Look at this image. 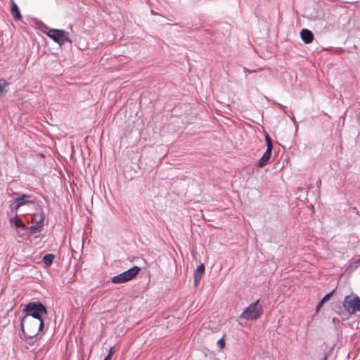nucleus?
Here are the masks:
<instances>
[{
	"label": "nucleus",
	"mask_w": 360,
	"mask_h": 360,
	"mask_svg": "<svg viewBox=\"0 0 360 360\" xmlns=\"http://www.w3.org/2000/svg\"><path fill=\"white\" fill-rule=\"evenodd\" d=\"M265 140H266V146H267V148L268 150H272L273 149V143H272V141H271V137L266 134L265 136Z\"/></svg>",
	"instance_id": "nucleus-15"
},
{
	"label": "nucleus",
	"mask_w": 360,
	"mask_h": 360,
	"mask_svg": "<svg viewBox=\"0 0 360 360\" xmlns=\"http://www.w3.org/2000/svg\"><path fill=\"white\" fill-rule=\"evenodd\" d=\"M11 221L15 225V226L17 227V228H18V227L25 228V225L23 223V221L20 218H18V217L13 218L11 220Z\"/></svg>",
	"instance_id": "nucleus-13"
},
{
	"label": "nucleus",
	"mask_w": 360,
	"mask_h": 360,
	"mask_svg": "<svg viewBox=\"0 0 360 360\" xmlns=\"http://www.w3.org/2000/svg\"><path fill=\"white\" fill-rule=\"evenodd\" d=\"M323 360H327V356H325Z\"/></svg>",
	"instance_id": "nucleus-23"
},
{
	"label": "nucleus",
	"mask_w": 360,
	"mask_h": 360,
	"mask_svg": "<svg viewBox=\"0 0 360 360\" xmlns=\"http://www.w3.org/2000/svg\"><path fill=\"white\" fill-rule=\"evenodd\" d=\"M271 151L272 150L266 149L262 157L259 160L258 166L259 167H263L268 164L271 155Z\"/></svg>",
	"instance_id": "nucleus-9"
},
{
	"label": "nucleus",
	"mask_w": 360,
	"mask_h": 360,
	"mask_svg": "<svg viewBox=\"0 0 360 360\" xmlns=\"http://www.w3.org/2000/svg\"><path fill=\"white\" fill-rule=\"evenodd\" d=\"M8 86V83L6 80L0 79V98L7 92Z\"/></svg>",
	"instance_id": "nucleus-12"
},
{
	"label": "nucleus",
	"mask_w": 360,
	"mask_h": 360,
	"mask_svg": "<svg viewBox=\"0 0 360 360\" xmlns=\"http://www.w3.org/2000/svg\"><path fill=\"white\" fill-rule=\"evenodd\" d=\"M54 258H55L54 255L47 254L45 256H44L42 261L46 266H49L51 265Z\"/></svg>",
	"instance_id": "nucleus-11"
},
{
	"label": "nucleus",
	"mask_w": 360,
	"mask_h": 360,
	"mask_svg": "<svg viewBox=\"0 0 360 360\" xmlns=\"http://www.w3.org/2000/svg\"><path fill=\"white\" fill-rule=\"evenodd\" d=\"M28 196L26 195H22L21 197H20L15 200V202L17 203L16 209H18L20 207H21L25 204V198H26Z\"/></svg>",
	"instance_id": "nucleus-14"
},
{
	"label": "nucleus",
	"mask_w": 360,
	"mask_h": 360,
	"mask_svg": "<svg viewBox=\"0 0 360 360\" xmlns=\"http://www.w3.org/2000/svg\"><path fill=\"white\" fill-rule=\"evenodd\" d=\"M343 306L349 314L360 311V298L357 296H347L344 300Z\"/></svg>",
	"instance_id": "nucleus-6"
},
{
	"label": "nucleus",
	"mask_w": 360,
	"mask_h": 360,
	"mask_svg": "<svg viewBox=\"0 0 360 360\" xmlns=\"http://www.w3.org/2000/svg\"><path fill=\"white\" fill-rule=\"evenodd\" d=\"M205 267L203 264L199 265L194 274V285L197 286L201 280L202 276L205 273Z\"/></svg>",
	"instance_id": "nucleus-8"
},
{
	"label": "nucleus",
	"mask_w": 360,
	"mask_h": 360,
	"mask_svg": "<svg viewBox=\"0 0 360 360\" xmlns=\"http://www.w3.org/2000/svg\"><path fill=\"white\" fill-rule=\"evenodd\" d=\"M300 37L302 40L306 44L311 43L314 40V34L311 31L307 29H303L301 30Z\"/></svg>",
	"instance_id": "nucleus-7"
},
{
	"label": "nucleus",
	"mask_w": 360,
	"mask_h": 360,
	"mask_svg": "<svg viewBox=\"0 0 360 360\" xmlns=\"http://www.w3.org/2000/svg\"><path fill=\"white\" fill-rule=\"evenodd\" d=\"M323 304H321V302L319 303V304L316 307V311H317L320 309V308L322 307Z\"/></svg>",
	"instance_id": "nucleus-21"
},
{
	"label": "nucleus",
	"mask_w": 360,
	"mask_h": 360,
	"mask_svg": "<svg viewBox=\"0 0 360 360\" xmlns=\"http://www.w3.org/2000/svg\"><path fill=\"white\" fill-rule=\"evenodd\" d=\"M217 345H219L220 349H224L225 347V345H226L224 338H222L220 340H219L218 342H217Z\"/></svg>",
	"instance_id": "nucleus-17"
},
{
	"label": "nucleus",
	"mask_w": 360,
	"mask_h": 360,
	"mask_svg": "<svg viewBox=\"0 0 360 360\" xmlns=\"http://www.w3.org/2000/svg\"><path fill=\"white\" fill-rule=\"evenodd\" d=\"M23 312L26 313L24 316H31L37 319H43L42 316L47 314L46 307L40 302H30L26 304Z\"/></svg>",
	"instance_id": "nucleus-2"
},
{
	"label": "nucleus",
	"mask_w": 360,
	"mask_h": 360,
	"mask_svg": "<svg viewBox=\"0 0 360 360\" xmlns=\"http://www.w3.org/2000/svg\"><path fill=\"white\" fill-rule=\"evenodd\" d=\"M262 313V308L257 300L244 309L240 318L246 320H256L261 316Z\"/></svg>",
	"instance_id": "nucleus-3"
},
{
	"label": "nucleus",
	"mask_w": 360,
	"mask_h": 360,
	"mask_svg": "<svg viewBox=\"0 0 360 360\" xmlns=\"http://www.w3.org/2000/svg\"><path fill=\"white\" fill-rule=\"evenodd\" d=\"M47 35L59 44L71 41L68 33L63 30L51 29L48 31Z\"/></svg>",
	"instance_id": "nucleus-5"
},
{
	"label": "nucleus",
	"mask_w": 360,
	"mask_h": 360,
	"mask_svg": "<svg viewBox=\"0 0 360 360\" xmlns=\"http://www.w3.org/2000/svg\"><path fill=\"white\" fill-rule=\"evenodd\" d=\"M30 229L34 232V233H36L37 231H39V226L38 225H33L32 226L30 227Z\"/></svg>",
	"instance_id": "nucleus-19"
},
{
	"label": "nucleus",
	"mask_w": 360,
	"mask_h": 360,
	"mask_svg": "<svg viewBox=\"0 0 360 360\" xmlns=\"http://www.w3.org/2000/svg\"><path fill=\"white\" fill-rule=\"evenodd\" d=\"M281 108H282V110H283V111H285V108H286V107H285V106H283V105H281Z\"/></svg>",
	"instance_id": "nucleus-22"
},
{
	"label": "nucleus",
	"mask_w": 360,
	"mask_h": 360,
	"mask_svg": "<svg viewBox=\"0 0 360 360\" xmlns=\"http://www.w3.org/2000/svg\"><path fill=\"white\" fill-rule=\"evenodd\" d=\"M323 304H321V302L319 303V304L316 307V311H317L320 309V308L322 307Z\"/></svg>",
	"instance_id": "nucleus-20"
},
{
	"label": "nucleus",
	"mask_w": 360,
	"mask_h": 360,
	"mask_svg": "<svg viewBox=\"0 0 360 360\" xmlns=\"http://www.w3.org/2000/svg\"><path fill=\"white\" fill-rule=\"evenodd\" d=\"M140 268L134 266L129 270L120 274L112 278V282L114 283H122L133 279L140 271Z\"/></svg>",
	"instance_id": "nucleus-4"
},
{
	"label": "nucleus",
	"mask_w": 360,
	"mask_h": 360,
	"mask_svg": "<svg viewBox=\"0 0 360 360\" xmlns=\"http://www.w3.org/2000/svg\"><path fill=\"white\" fill-rule=\"evenodd\" d=\"M115 351H114V347H112L110 350H109V353L107 355V356L105 358L104 360H110L113 354H114Z\"/></svg>",
	"instance_id": "nucleus-16"
},
{
	"label": "nucleus",
	"mask_w": 360,
	"mask_h": 360,
	"mask_svg": "<svg viewBox=\"0 0 360 360\" xmlns=\"http://www.w3.org/2000/svg\"><path fill=\"white\" fill-rule=\"evenodd\" d=\"M333 294V292H331L330 293H328L327 295H326L323 299L321 300V304H324L326 301L329 300V299L330 298L331 295Z\"/></svg>",
	"instance_id": "nucleus-18"
},
{
	"label": "nucleus",
	"mask_w": 360,
	"mask_h": 360,
	"mask_svg": "<svg viewBox=\"0 0 360 360\" xmlns=\"http://www.w3.org/2000/svg\"><path fill=\"white\" fill-rule=\"evenodd\" d=\"M44 327V320L31 316H23L21 321L22 331L25 338L35 337Z\"/></svg>",
	"instance_id": "nucleus-1"
},
{
	"label": "nucleus",
	"mask_w": 360,
	"mask_h": 360,
	"mask_svg": "<svg viewBox=\"0 0 360 360\" xmlns=\"http://www.w3.org/2000/svg\"><path fill=\"white\" fill-rule=\"evenodd\" d=\"M39 155L44 157V155L42 153H40Z\"/></svg>",
	"instance_id": "nucleus-24"
},
{
	"label": "nucleus",
	"mask_w": 360,
	"mask_h": 360,
	"mask_svg": "<svg viewBox=\"0 0 360 360\" xmlns=\"http://www.w3.org/2000/svg\"><path fill=\"white\" fill-rule=\"evenodd\" d=\"M11 13L14 18L17 20H20L22 18V15L20 14V10L18 8V6L17 4L14 2L12 3V7L11 9Z\"/></svg>",
	"instance_id": "nucleus-10"
}]
</instances>
